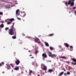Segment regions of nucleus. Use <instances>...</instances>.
<instances>
[{"label":"nucleus","mask_w":76,"mask_h":76,"mask_svg":"<svg viewBox=\"0 0 76 76\" xmlns=\"http://www.w3.org/2000/svg\"><path fill=\"white\" fill-rule=\"evenodd\" d=\"M64 76H66V75H67V73H64Z\"/></svg>","instance_id":"31"},{"label":"nucleus","mask_w":76,"mask_h":76,"mask_svg":"<svg viewBox=\"0 0 76 76\" xmlns=\"http://www.w3.org/2000/svg\"><path fill=\"white\" fill-rule=\"evenodd\" d=\"M13 70H12V73H13Z\"/></svg>","instance_id":"45"},{"label":"nucleus","mask_w":76,"mask_h":76,"mask_svg":"<svg viewBox=\"0 0 76 76\" xmlns=\"http://www.w3.org/2000/svg\"><path fill=\"white\" fill-rule=\"evenodd\" d=\"M42 66H43L44 67L42 68V69L43 70H47V67L45 66V65H44V64H42L41 65Z\"/></svg>","instance_id":"4"},{"label":"nucleus","mask_w":76,"mask_h":76,"mask_svg":"<svg viewBox=\"0 0 76 76\" xmlns=\"http://www.w3.org/2000/svg\"><path fill=\"white\" fill-rule=\"evenodd\" d=\"M35 53H38V52H37V51H35Z\"/></svg>","instance_id":"37"},{"label":"nucleus","mask_w":76,"mask_h":76,"mask_svg":"<svg viewBox=\"0 0 76 76\" xmlns=\"http://www.w3.org/2000/svg\"><path fill=\"white\" fill-rule=\"evenodd\" d=\"M0 15H3V12H0Z\"/></svg>","instance_id":"27"},{"label":"nucleus","mask_w":76,"mask_h":76,"mask_svg":"<svg viewBox=\"0 0 76 76\" xmlns=\"http://www.w3.org/2000/svg\"><path fill=\"white\" fill-rule=\"evenodd\" d=\"M64 70L65 72H66V70L64 69Z\"/></svg>","instance_id":"40"},{"label":"nucleus","mask_w":76,"mask_h":76,"mask_svg":"<svg viewBox=\"0 0 76 76\" xmlns=\"http://www.w3.org/2000/svg\"><path fill=\"white\" fill-rule=\"evenodd\" d=\"M14 23H13V26H14Z\"/></svg>","instance_id":"41"},{"label":"nucleus","mask_w":76,"mask_h":76,"mask_svg":"<svg viewBox=\"0 0 76 76\" xmlns=\"http://www.w3.org/2000/svg\"><path fill=\"white\" fill-rule=\"evenodd\" d=\"M19 69V67H16L15 68V69L16 70H18Z\"/></svg>","instance_id":"10"},{"label":"nucleus","mask_w":76,"mask_h":76,"mask_svg":"<svg viewBox=\"0 0 76 76\" xmlns=\"http://www.w3.org/2000/svg\"><path fill=\"white\" fill-rule=\"evenodd\" d=\"M30 56H32V55H29Z\"/></svg>","instance_id":"43"},{"label":"nucleus","mask_w":76,"mask_h":76,"mask_svg":"<svg viewBox=\"0 0 76 76\" xmlns=\"http://www.w3.org/2000/svg\"><path fill=\"white\" fill-rule=\"evenodd\" d=\"M74 1L75 0H71L69 1L68 3L67 2H66L65 3V4L67 6L68 4H71V5L72 6H73L74 5Z\"/></svg>","instance_id":"2"},{"label":"nucleus","mask_w":76,"mask_h":76,"mask_svg":"<svg viewBox=\"0 0 76 76\" xmlns=\"http://www.w3.org/2000/svg\"><path fill=\"white\" fill-rule=\"evenodd\" d=\"M70 48H73V46H70Z\"/></svg>","instance_id":"35"},{"label":"nucleus","mask_w":76,"mask_h":76,"mask_svg":"<svg viewBox=\"0 0 76 76\" xmlns=\"http://www.w3.org/2000/svg\"><path fill=\"white\" fill-rule=\"evenodd\" d=\"M75 14H76V11H75Z\"/></svg>","instance_id":"39"},{"label":"nucleus","mask_w":76,"mask_h":76,"mask_svg":"<svg viewBox=\"0 0 76 76\" xmlns=\"http://www.w3.org/2000/svg\"><path fill=\"white\" fill-rule=\"evenodd\" d=\"M35 40H36V41H38V40H39V39H38V38L37 37H36L35 38Z\"/></svg>","instance_id":"20"},{"label":"nucleus","mask_w":76,"mask_h":76,"mask_svg":"<svg viewBox=\"0 0 76 76\" xmlns=\"http://www.w3.org/2000/svg\"><path fill=\"white\" fill-rule=\"evenodd\" d=\"M67 75H70V73L69 72H67Z\"/></svg>","instance_id":"29"},{"label":"nucleus","mask_w":76,"mask_h":76,"mask_svg":"<svg viewBox=\"0 0 76 76\" xmlns=\"http://www.w3.org/2000/svg\"><path fill=\"white\" fill-rule=\"evenodd\" d=\"M0 31H1V29H0Z\"/></svg>","instance_id":"49"},{"label":"nucleus","mask_w":76,"mask_h":76,"mask_svg":"<svg viewBox=\"0 0 76 76\" xmlns=\"http://www.w3.org/2000/svg\"><path fill=\"white\" fill-rule=\"evenodd\" d=\"M28 38H30V37H28Z\"/></svg>","instance_id":"42"},{"label":"nucleus","mask_w":76,"mask_h":76,"mask_svg":"<svg viewBox=\"0 0 76 76\" xmlns=\"http://www.w3.org/2000/svg\"><path fill=\"white\" fill-rule=\"evenodd\" d=\"M22 15H23V17H25V16H26V14L25 12H23L22 13Z\"/></svg>","instance_id":"9"},{"label":"nucleus","mask_w":76,"mask_h":76,"mask_svg":"<svg viewBox=\"0 0 76 76\" xmlns=\"http://www.w3.org/2000/svg\"><path fill=\"white\" fill-rule=\"evenodd\" d=\"M8 69H10V66L8 65Z\"/></svg>","instance_id":"22"},{"label":"nucleus","mask_w":76,"mask_h":76,"mask_svg":"<svg viewBox=\"0 0 76 76\" xmlns=\"http://www.w3.org/2000/svg\"><path fill=\"white\" fill-rule=\"evenodd\" d=\"M23 36H25V35L24 34H23Z\"/></svg>","instance_id":"38"},{"label":"nucleus","mask_w":76,"mask_h":76,"mask_svg":"<svg viewBox=\"0 0 76 76\" xmlns=\"http://www.w3.org/2000/svg\"><path fill=\"white\" fill-rule=\"evenodd\" d=\"M9 20H10V21H11V22H12V21L14 20V19L13 18H12L11 19H9Z\"/></svg>","instance_id":"14"},{"label":"nucleus","mask_w":76,"mask_h":76,"mask_svg":"<svg viewBox=\"0 0 76 76\" xmlns=\"http://www.w3.org/2000/svg\"><path fill=\"white\" fill-rule=\"evenodd\" d=\"M32 64H34L33 63H32Z\"/></svg>","instance_id":"48"},{"label":"nucleus","mask_w":76,"mask_h":76,"mask_svg":"<svg viewBox=\"0 0 76 76\" xmlns=\"http://www.w3.org/2000/svg\"><path fill=\"white\" fill-rule=\"evenodd\" d=\"M8 20H9V19H7V20H5V22H8Z\"/></svg>","instance_id":"28"},{"label":"nucleus","mask_w":76,"mask_h":76,"mask_svg":"<svg viewBox=\"0 0 76 76\" xmlns=\"http://www.w3.org/2000/svg\"><path fill=\"white\" fill-rule=\"evenodd\" d=\"M53 69H50L49 70V72H53Z\"/></svg>","instance_id":"19"},{"label":"nucleus","mask_w":76,"mask_h":76,"mask_svg":"<svg viewBox=\"0 0 76 76\" xmlns=\"http://www.w3.org/2000/svg\"><path fill=\"white\" fill-rule=\"evenodd\" d=\"M76 7H73V9H76Z\"/></svg>","instance_id":"34"},{"label":"nucleus","mask_w":76,"mask_h":76,"mask_svg":"<svg viewBox=\"0 0 76 76\" xmlns=\"http://www.w3.org/2000/svg\"><path fill=\"white\" fill-rule=\"evenodd\" d=\"M63 73H64V72H61L59 74V75H60V76H61V75H62Z\"/></svg>","instance_id":"15"},{"label":"nucleus","mask_w":76,"mask_h":76,"mask_svg":"<svg viewBox=\"0 0 76 76\" xmlns=\"http://www.w3.org/2000/svg\"><path fill=\"white\" fill-rule=\"evenodd\" d=\"M72 60L73 61H75V62H76V59L73 58L72 59Z\"/></svg>","instance_id":"18"},{"label":"nucleus","mask_w":76,"mask_h":76,"mask_svg":"<svg viewBox=\"0 0 76 76\" xmlns=\"http://www.w3.org/2000/svg\"><path fill=\"white\" fill-rule=\"evenodd\" d=\"M13 30H14V31H16V28L13 27V26H12V28L10 29L9 30V33L10 35H14Z\"/></svg>","instance_id":"1"},{"label":"nucleus","mask_w":76,"mask_h":76,"mask_svg":"<svg viewBox=\"0 0 76 76\" xmlns=\"http://www.w3.org/2000/svg\"><path fill=\"white\" fill-rule=\"evenodd\" d=\"M72 64H74V65H76V63H74L73 64V62H72Z\"/></svg>","instance_id":"33"},{"label":"nucleus","mask_w":76,"mask_h":76,"mask_svg":"<svg viewBox=\"0 0 76 76\" xmlns=\"http://www.w3.org/2000/svg\"><path fill=\"white\" fill-rule=\"evenodd\" d=\"M6 7H7V8H10V6L9 5H6Z\"/></svg>","instance_id":"16"},{"label":"nucleus","mask_w":76,"mask_h":76,"mask_svg":"<svg viewBox=\"0 0 76 76\" xmlns=\"http://www.w3.org/2000/svg\"><path fill=\"white\" fill-rule=\"evenodd\" d=\"M11 22H9L7 23V25H9V24H10L11 23Z\"/></svg>","instance_id":"24"},{"label":"nucleus","mask_w":76,"mask_h":76,"mask_svg":"<svg viewBox=\"0 0 76 76\" xmlns=\"http://www.w3.org/2000/svg\"><path fill=\"white\" fill-rule=\"evenodd\" d=\"M11 66H12V67H13V66H12V65H11Z\"/></svg>","instance_id":"50"},{"label":"nucleus","mask_w":76,"mask_h":76,"mask_svg":"<svg viewBox=\"0 0 76 76\" xmlns=\"http://www.w3.org/2000/svg\"><path fill=\"white\" fill-rule=\"evenodd\" d=\"M48 54L50 57H51L53 58V57H57V55L55 54H52V53L50 52H48Z\"/></svg>","instance_id":"3"},{"label":"nucleus","mask_w":76,"mask_h":76,"mask_svg":"<svg viewBox=\"0 0 76 76\" xmlns=\"http://www.w3.org/2000/svg\"><path fill=\"white\" fill-rule=\"evenodd\" d=\"M4 64V62H2L0 64V66H2V64Z\"/></svg>","instance_id":"21"},{"label":"nucleus","mask_w":76,"mask_h":76,"mask_svg":"<svg viewBox=\"0 0 76 76\" xmlns=\"http://www.w3.org/2000/svg\"><path fill=\"white\" fill-rule=\"evenodd\" d=\"M64 44L66 47H68L69 45H68V44H67V43H64Z\"/></svg>","instance_id":"11"},{"label":"nucleus","mask_w":76,"mask_h":76,"mask_svg":"<svg viewBox=\"0 0 76 76\" xmlns=\"http://www.w3.org/2000/svg\"><path fill=\"white\" fill-rule=\"evenodd\" d=\"M45 43L46 46H49V45L48 44V43L45 42Z\"/></svg>","instance_id":"13"},{"label":"nucleus","mask_w":76,"mask_h":76,"mask_svg":"<svg viewBox=\"0 0 76 76\" xmlns=\"http://www.w3.org/2000/svg\"><path fill=\"white\" fill-rule=\"evenodd\" d=\"M16 37L15 36H13L12 37V38H13V39H15V38H16Z\"/></svg>","instance_id":"25"},{"label":"nucleus","mask_w":76,"mask_h":76,"mask_svg":"<svg viewBox=\"0 0 76 76\" xmlns=\"http://www.w3.org/2000/svg\"><path fill=\"white\" fill-rule=\"evenodd\" d=\"M67 63H68V64H69V62H67Z\"/></svg>","instance_id":"46"},{"label":"nucleus","mask_w":76,"mask_h":76,"mask_svg":"<svg viewBox=\"0 0 76 76\" xmlns=\"http://www.w3.org/2000/svg\"><path fill=\"white\" fill-rule=\"evenodd\" d=\"M1 22L2 23H4V21H1Z\"/></svg>","instance_id":"36"},{"label":"nucleus","mask_w":76,"mask_h":76,"mask_svg":"<svg viewBox=\"0 0 76 76\" xmlns=\"http://www.w3.org/2000/svg\"><path fill=\"white\" fill-rule=\"evenodd\" d=\"M42 56H43L44 57H45V58H46L47 57V55H46V54L44 53L42 54Z\"/></svg>","instance_id":"7"},{"label":"nucleus","mask_w":76,"mask_h":76,"mask_svg":"<svg viewBox=\"0 0 76 76\" xmlns=\"http://www.w3.org/2000/svg\"><path fill=\"white\" fill-rule=\"evenodd\" d=\"M60 58H63V59H67V58H68L67 57L65 56H61V57Z\"/></svg>","instance_id":"8"},{"label":"nucleus","mask_w":76,"mask_h":76,"mask_svg":"<svg viewBox=\"0 0 76 76\" xmlns=\"http://www.w3.org/2000/svg\"><path fill=\"white\" fill-rule=\"evenodd\" d=\"M53 35H54V34H51L50 35V36H53Z\"/></svg>","instance_id":"32"},{"label":"nucleus","mask_w":76,"mask_h":76,"mask_svg":"<svg viewBox=\"0 0 76 76\" xmlns=\"http://www.w3.org/2000/svg\"><path fill=\"white\" fill-rule=\"evenodd\" d=\"M0 26L1 28H3V27H4V25H3V24H2Z\"/></svg>","instance_id":"12"},{"label":"nucleus","mask_w":76,"mask_h":76,"mask_svg":"<svg viewBox=\"0 0 76 76\" xmlns=\"http://www.w3.org/2000/svg\"><path fill=\"white\" fill-rule=\"evenodd\" d=\"M8 29H9V27H7L5 28V30H6V31H7V30H8Z\"/></svg>","instance_id":"23"},{"label":"nucleus","mask_w":76,"mask_h":76,"mask_svg":"<svg viewBox=\"0 0 76 76\" xmlns=\"http://www.w3.org/2000/svg\"><path fill=\"white\" fill-rule=\"evenodd\" d=\"M73 50V49H72V50H71V51H72Z\"/></svg>","instance_id":"51"},{"label":"nucleus","mask_w":76,"mask_h":76,"mask_svg":"<svg viewBox=\"0 0 76 76\" xmlns=\"http://www.w3.org/2000/svg\"><path fill=\"white\" fill-rule=\"evenodd\" d=\"M19 10H17L16 11V15L17 16V15H18V16H19Z\"/></svg>","instance_id":"5"},{"label":"nucleus","mask_w":76,"mask_h":76,"mask_svg":"<svg viewBox=\"0 0 76 76\" xmlns=\"http://www.w3.org/2000/svg\"><path fill=\"white\" fill-rule=\"evenodd\" d=\"M28 52H30V50L28 51Z\"/></svg>","instance_id":"47"},{"label":"nucleus","mask_w":76,"mask_h":76,"mask_svg":"<svg viewBox=\"0 0 76 76\" xmlns=\"http://www.w3.org/2000/svg\"><path fill=\"white\" fill-rule=\"evenodd\" d=\"M32 73V70L30 71L29 75H31Z\"/></svg>","instance_id":"17"},{"label":"nucleus","mask_w":76,"mask_h":76,"mask_svg":"<svg viewBox=\"0 0 76 76\" xmlns=\"http://www.w3.org/2000/svg\"><path fill=\"white\" fill-rule=\"evenodd\" d=\"M50 50H53V48L52 47H50Z\"/></svg>","instance_id":"30"},{"label":"nucleus","mask_w":76,"mask_h":76,"mask_svg":"<svg viewBox=\"0 0 76 76\" xmlns=\"http://www.w3.org/2000/svg\"><path fill=\"white\" fill-rule=\"evenodd\" d=\"M37 76H40V75H38Z\"/></svg>","instance_id":"44"},{"label":"nucleus","mask_w":76,"mask_h":76,"mask_svg":"<svg viewBox=\"0 0 76 76\" xmlns=\"http://www.w3.org/2000/svg\"><path fill=\"white\" fill-rule=\"evenodd\" d=\"M17 18L18 19V20H21V19H20V18H18L17 17Z\"/></svg>","instance_id":"26"},{"label":"nucleus","mask_w":76,"mask_h":76,"mask_svg":"<svg viewBox=\"0 0 76 76\" xmlns=\"http://www.w3.org/2000/svg\"><path fill=\"white\" fill-rule=\"evenodd\" d=\"M20 63V61L19 60H17V61H16V63L17 65H18Z\"/></svg>","instance_id":"6"}]
</instances>
